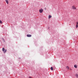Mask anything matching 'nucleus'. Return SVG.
Instances as JSON below:
<instances>
[{"label": "nucleus", "mask_w": 78, "mask_h": 78, "mask_svg": "<svg viewBox=\"0 0 78 78\" xmlns=\"http://www.w3.org/2000/svg\"><path fill=\"white\" fill-rule=\"evenodd\" d=\"M43 11L44 10H43V9H40L39 10V11L40 13H42V12H43Z\"/></svg>", "instance_id": "2"}, {"label": "nucleus", "mask_w": 78, "mask_h": 78, "mask_svg": "<svg viewBox=\"0 0 78 78\" xmlns=\"http://www.w3.org/2000/svg\"><path fill=\"white\" fill-rule=\"evenodd\" d=\"M66 69H67L68 70H69V66H66Z\"/></svg>", "instance_id": "8"}, {"label": "nucleus", "mask_w": 78, "mask_h": 78, "mask_svg": "<svg viewBox=\"0 0 78 78\" xmlns=\"http://www.w3.org/2000/svg\"><path fill=\"white\" fill-rule=\"evenodd\" d=\"M50 18H51V15H49L48 16V18L50 19Z\"/></svg>", "instance_id": "6"}, {"label": "nucleus", "mask_w": 78, "mask_h": 78, "mask_svg": "<svg viewBox=\"0 0 78 78\" xmlns=\"http://www.w3.org/2000/svg\"><path fill=\"white\" fill-rule=\"evenodd\" d=\"M72 8L73 9H76V8L75 7V5H73L72 6Z\"/></svg>", "instance_id": "1"}, {"label": "nucleus", "mask_w": 78, "mask_h": 78, "mask_svg": "<svg viewBox=\"0 0 78 78\" xmlns=\"http://www.w3.org/2000/svg\"><path fill=\"white\" fill-rule=\"evenodd\" d=\"M7 51V50L6 49H5V51H4V53H6V51Z\"/></svg>", "instance_id": "9"}, {"label": "nucleus", "mask_w": 78, "mask_h": 78, "mask_svg": "<svg viewBox=\"0 0 78 78\" xmlns=\"http://www.w3.org/2000/svg\"><path fill=\"white\" fill-rule=\"evenodd\" d=\"M2 40H3V41H4L5 40H4V39H3V38H2Z\"/></svg>", "instance_id": "15"}, {"label": "nucleus", "mask_w": 78, "mask_h": 78, "mask_svg": "<svg viewBox=\"0 0 78 78\" xmlns=\"http://www.w3.org/2000/svg\"><path fill=\"white\" fill-rule=\"evenodd\" d=\"M74 67L75 68H77V65H74Z\"/></svg>", "instance_id": "4"}, {"label": "nucleus", "mask_w": 78, "mask_h": 78, "mask_svg": "<svg viewBox=\"0 0 78 78\" xmlns=\"http://www.w3.org/2000/svg\"><path fill=\"white\" fill-rule=\"evenodd\" d=\"M51 70H53V67H51Z\"/></svg>", "instance_id": "10"}, {"label": "nucleus", "mask_w": 78, "mask_h": 78, "mask_svg": "<svg viewBox=\"0 0 78 78\" xmlns=\"http://www.w3.org/2000/svg\"><path fill=\"white\" fill-rule=\"evenodd\" d=\"M0 23H1V24L2 23V21H1V20H0Z\"/></svg>", "instance_id": "13"}, {"label": "nucleus", "mask_w": 78, "mask_h": 78, "mask_svg": "<svg viewBox=\"0 0 78 78\" xmlns=\"http://www.w3.org/2000/svg\"><path fill=\"white\" fill-rule=\"evenodd\" d=\"M5 2L7 4H9V2H8V0H6Z\"/></svg>", "instance_id": "3"}, {"label": "nucleus", "mask_w": 78, "mask_h": 78, "mask_svg": "<svg viewBox=\"0 0 78 78\" xmlns=\"http://www.w3.org/2000/svg\"><path fill=\"white\" fill-rule=\"evenodd\" d=\"M5 49H4V48H2V51H5Z\"/></svg>", "instance_id": "11"}, {"label": "nucleus", "mask_w": 78, "mask_h": 78, "mask_svg": "<svg viewBox=\"0 0 78 78\" xmlns=\"http://www.w3.org/2000/svg\"><path fill=\"white\" fill-rule=\"evenodd\" d=\"M78 25L76 24V28H78Z\"/></svg>", "instance_id": "12"}, {"label": "nucleus", "mask_w": 78, "mask_h": 78, "mask_svg": "<svg viewBox=\"0 0 78 78\" xmlns=\"http://www.w3.org/2000/svg\"><path fill=\"white\" fill-rule=\"evenodd\" d=\"M27 37H31V35H27Z\"/></svg>", "instance_id": "5"}, {"label": "nucleus", "mask_w": 78, "mask_h": 78, "mask_svg": "<svg viewBox=\"0 0 78 78\" xmlns=\"http://www.w3.org/2000/svg\"><path fill=\"white\" fill-rule=\"evenodd\" d=\"M76 23V25H78V22H77Z\"/></svg>", "instance_id": "14"}, {"label": "nucleus", "mask_w": 78, "mask_h": 78, "mask_svg": "<svg viewBox=\"0 0 78 78\" xmlns=\"http://www.w3.org/2000/svg\"><path fill=\"white\" fill-rule=\"evenodd\" d=\"M76 78H78V74H76Z\"/></svg>", "instance_id": "7"}]
</instances>
